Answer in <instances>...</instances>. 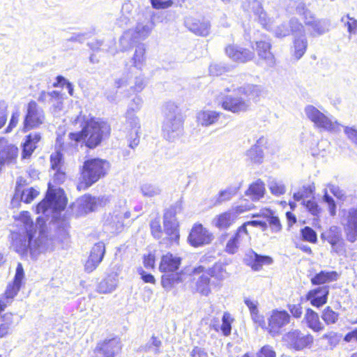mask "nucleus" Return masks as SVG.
<instances>
[{
  "instance_id": "1",
  "label": "nucleus",
  "mask_w": 357,
  "mask_h": 357,
  "mask_svg": "<svg viewBox=\"0 0 357 357\" xmlns=\"http://www.w3.org/2000/svg\"><path fill=\"white\" fill-rule=\"evenodd\" d=\"M17 225L22 227L20 233L12 234V247L20 255H26L29 251L33 257H36L40 252L46 250L48 248L49 239L46 235L45 221L43 217L37 218L36 227L38 228V236L33 241L36 230L29 213L22 211L16 218Z\"/></svg>"
},
{
  "instance_id": "2",
  "label": "nucleus",
  "mask_w": 357,
  "mask_h": 357,
  "mask_svg": "<svg viewBox=\"0 0 357 357\" xmlns=\"http://www.w3.org/2000/svg\"><path fill=\"white\" fill-rule=\"evenodd\" d=\"M73 123L82 127L80 132H70L68 135L72 146H76L79 142H84L87 147L93 149L101 142L107 138L110 134L109 125L101 120L96 119L90 114L80 112Z\"/></svg>"
},
{
  "instance_id": "3",
  "label": "nucleus",
  "mask_w": 357,
  "mask_h": 357,
  "mask_svg": "<svg viewBox=\"0 0 357 357\" xmlns=\"http://www.w3.org/2000/svg\"><path fill=\"white\" fill-rule=\"evenodd\" d=\"M234 93L225 96L220 104L225 110L238 114L249 109L250 100L258 98L261 90L257 85L247 84L235 89Z\"/></svg>"
},
{
  "instance_id": "4",
  "label": "nucleus",
  "mask_w": 357,
  "mask_h": 357,
  "mask_svg": "<svg viewBox=\"0 0 357 357\" xmlns=\"http://www.w3.org/2000/svg\"><path fill=\"white\" fill-rule=\"evenodd\" d=\"M109 162L100 158L86 160L82 166L81 176L77 185L79 190H86L108 173Z\"/></svg>"
},
{
  "instance_id": "5",
  "label": "nucleus",
  "mask_w": 357,
  "mask_h": 357,
  "mask_svg": "<svg viewBox=\"0 0 357 357\" xmlns=\"http://www.w3.org/2000/svg\"><path fill=\"white\" fill-rule=\"evenodd\" d=\"M163 112V136L169 142H174L183 133V118L181 109L177 104L170 101L165 105Z\"/></svg>"
},
{
  "instance_id": "6",
  "label": "nucleus",
  "mask_w": 357,
  "mask_h": 357,
  "mask_svg": "<svg viewBox=\"0 0 357 357\" xmlns=\"http://www.w3.org/2000/svg\"><path fill=\"white\" fill-rule=\"evenodd\" d=\"M176 209L175 207L169 208L164 214L163 227L164 230L161 229L159 220L155 219L150 223L151 231L155 238H165L170 244L178 243L179 239L178 224L176 218Z\"/></svg>"
},
{
  "instance_id": "7",
  "label": "nucleus",
  "mask_w": 357,
  "mask_h": 357,
  "mask_svg": "<svg viewBox=\"0 0 357 357\" xmlns=\"http://www.w3.org/2000/svg\"><path fill=\"white\" fill-rule=\"evenodd\" d=\"M67 204L64 192L61 189L53 190L49 183L48 190L45 198L36 206V213H42L46 217L52 215L56 218L55 213L63 211Z\"/></svg>"
},
{
  "instance_id": "8",
  "label": "nucleus",
  "mask_w": 357,
  "mask_h": 357,
  "mask_svg": "<svg viewBox=\"0 0 357 357\" xmlns=\"http://www.w3.org/2000/svg\"><path fill=\"white\" fill-rule=\"evenodd\" d=\"M304 112L307 119L314 123L316 128L334 133L340 132V124L320 112L314 106L307 105Z\"/></svg>"
},
{
  "instance_id": "9",
  "label": "nucleus",
  "mask_w": 357,
  "mask_h": 357,
  "mask_svg": "<svg viewBox=\"0 0 357 357\" xmlns=\"http://www.w3.org/2000/svg\"><path fill=\"white\" fill-rule=\"evenodd\" d=\"M260 227L263 229L266 228V223L258 220L248 221L239 227L236 232L227 241L225 251L230 255L236 253L239 246L250 239L248 227Z\"/></svg>"
},
{
  "instance_id": "10",
  "label": "nucleus",
  "mask_w": 357,
  "mask_h": 357,
  "mask_svg": "<svg viewBox=\"0 0 357 357\" xmlns=\"http://www.w3.org/2000/svg\"><path fill=\"white\" fill-rule=\"evenodd\" d=\"M45 116L43 109L32 100L26 106V112L24 119L23 131L39 128L45 123Z\"/></svg>"
},
{
  "instance_id": "11",
  "label": "nucleus",
  "mask_w": 357,
  "mask_h": 357,
  "mask_svg": "<svg viewBox=\"0 0 357 357\" xmlns=\"http://www.w3.org/2000/svg\"><path fill=\"white\" fill-rule=\"evenodd\" d=\"M252 208V204L238 206L216 215L213 218L212 224L219 229H227L236 222L240 214L250 211Z\"/></svg>"
},
{
  "instance_id": "12",
  "label": "nucleus",
  "mask_w": 357,
  "mask_h": 357,
  "mask_svg": "<svg viewBox=\"0 0 357 357\" xmlns=\"http://www.w3.org/2000/svg\"><path fill=\"white\" fill-rule=\"evenodd\" d=\"M109 202L108 196L102 195L92 197L85 195L77 201L78 214L82 215L96 210L98 207H103Z\"/></svg>"
},
{
  "instance_id": "13",
  "label": "nucleus",
  "mask_w": 357,
  "mask_h": 357,
  "mask_svg": "<svg viewBox=\"0 0 357 357\" xmlns=\"http://www.w3.org/2000/svg\"><path fill=\"white\" fill-rule=\"evenodd\" d=\"M283 340L289 347L296 351L310 347L314 342V337L312 335L304 334L298 330L289 331L284 335Z\"/></svg>"
},
{
  "instance_id": "14",
  "label": "nucleus",
  "mask_w": 357,
  "mask_h": 357,
  "mask_svg": "<svg viewBox=\"0 0 357 357\" xmlns=\"http://www.w3.org/2000/svg\"><path fill=\"white\" fill-rule=\"evenodd\" d=\"M167 15V12L153 13L151 16V20L138 22L135 30H133L135 38L138 40H145L147 38L155 26V20H158V22H162L164 20L166 19Z\"/></svg>"
},
{
  "instance_id": "15",
  "label": "nucleus",
  "mask_w": 357,
  "mask_h": 357,
  "mask_svg": "<svg viewBox=\"0 0 357 357\" xmlns=\"http://www.w3.org/2000/svg\"><path fill=\"white\" fill-rule=\"evenodd\" d=\"M139 118L134 113V107H128L126 113L125 128L129 132V146L136 147L139 142V132L140 130Z\"/></svg>"
},
{
  "instance_id": "16",
  "label": "nucleus",
  "mask_w": 357,
  "mask_h": 357,
  "mask_svg": "<svg viewBox=\"0 0 357 357\" xmlns=\"http://www.w3.org/2000/svg\"><path fill=\"white\" fill-rule=\"evenodd\" d=\"M130 213L127 207V201L126 199H119L114 206L112 212L109 213L107 217L106 222L112 225L117 229L123 225V221L129 218Z\"/></svg>"
},
{
  "instance_id": "17",
  "label": "nucleus",
  "mask_w": 357,
  "mask_h": 357,
  "mask_svg": "<svg viewBox=\"0 0 357 357\" xmlns=\"http://www.w3.org/2000/svg\"><path fill=\"white\" fill-rule=\"evenodd\" d=\"M342 225L347 240L354 243L357 240V206L346 211L342 219Z\"/></svg>"
},
{
  "instance_id": "18",
  "label": "nucleus",
  "mask_w": 357,
  "mask_h": 357,
  "mask_svg": "<svg viewBox=\"0 0 357 357\" xmlns=\"http://www.w3.org/2000/svg\"><path fill=\"white\" fill-rule=\"evenodd\" d=\"M290 321V315L285 310H273L271 312L268 318L267 330L273 336L278 335L280 329L288 324Z\"/></svg>"
},
{
  "instance_id": "19",
  "label": "nucleus",
  "mask_w": 357,
  "mask_h": 357,
  "mask_svg": "<svg viewBox=\"0 0 357 357\" xmlns=\"http://www.w3.org/2000/svg\"><path fill=\"white\" fill-rule=\"evenodd\" d=\"M213 239V234L201 224L195 225L188 236L189 243L194 247L209 244Z\"/></svg>"
},
{
  "instance_id": "20",
  "label": "nucleus",
  "mask_w": 357,
  "mask_h": 357,
  "mask_svg": "<svg viewBox=\"0 0 357 357\" xmlns=\"http://www.w3.org/2000/svg\"><path fill=\"white\" fill-rule=\"evenodd\" d=\"M243 8L248 12H253L255 15L258 17L260 24L266 29L270 30L273 21L267 17L266 13L263 10L261 3L257 0H247L243 2Z\"/></svg>"
},
{
  "instance_id": "21",
  "label": "nucleus",
  "mask_w": 357,
  "mask_h": 357,
  "mask_svg": "<svg viewBox=\"0 0 357 357\" xmlns=\"http://www.w3.org/2000/svg\"><path fill=\"white\" fill-rule=\"evenodd\" d=\"M225 51L231 60L238 63H245L255 57V53L252 51L236 45H227Z\"/></svg>"
},
{
  "instance_id": "22",
  "label": "nucleus",
  "mask_w": 357,
  "mask_h": 357,
  "mask_svg": "<svg viewBox=\"0 0 357 357\" xmlns=\"http://www.w3.org/2000/svg\"><path fill=\"white\" fill-rule=\"evenodd\" d=\"M105 252V244L102 242L96 243L91 248L90 255L84 265L87 273L93 271L102 261Z\"/></svg>"
},
{
  "instance_id": "23",
  "label": "nucleus",
  "mask_w": 357,
  "mask_h": 357,
  "mask_svg": "<svg viewBox=\"0 0 357 357\" xmlns=\"http://www.w3.org/2000/svg\"><path fill=\"white\" fill-rule=\"evenodd\" d=\"M185 26L197 36H207L210 33L211 23L204 18L188 17L185 20Z\"/></svg>"
},
{
  "instance_id": "24",
  "label": "nucleus",
  "mask_w": 357,
  "mask_h": 357,
  "mask_svg": "<svg viewBox=\"0 0 357 357\" xmlns=\"http://www.w3.org/2000/svg\"><path fill=\"white\" fill-rule=\"evenodd\" d=\"M268 149V142L264 137H260L256 143L245 152L247 160L252 163L261 164L264 161V150Z\"/></svg>"
},
{
  "instance_id": "25",
  "label": "nucleus",
  "mask_w": 357,
  "mask_h": 357,
  "mask_svg": "<svg viewBox=\"0 0 357 357\" xmlns=\"http://www.w3.org/2000/svg\"><path fill=\"white\" fill-rule=\"evenodd\" d=\"M307 26L310 27V36L313 37L321 36L330 30L331 23L326 19H317L312 14L305 19L304 22Z\"/></svg>"
},
{
  "instance_id": "26",
  "label": "nucleus",
  "mask_w": 357,
  "mask_h": 357,
  "mask_svg": "<svg viewBox=\"0 0 357 357\" xmlns=\"http://www.w3.org/2000/svg\"><path fill=\"white\" fill-rule=\"evenodd\" d=\"M17 184L15 192L11 201V204L13 206H17L20 201H22L24 203H30L39 195V191L32 187L24 188L19 184L18 181Z\"/></svg>"
},
{
  "instance_id": "27",
  "label": "nucleus",
  "mask_w": 357,
  "mask_h": 357,
  "mask_svg": "<svg viewBox=\"0 0 357 357\" xmlns=\"http://www.w3.org/2000/svg\"><path fill=\"white\" fill-rule=\"evenodd\" d=\"M121 349L118 340L112 339L99 343L95 349V357H114Z\"/></svg>"
},
{
  "instance_id": "28",
  "label": "nucleus",
  "mask_w": 357,
  "mask_h": 357,
  "mask_svg": "<svg viewBox=\"0 0 357 357\" xmlns=\"http://www.w3.org/2000/svg\"><path fill=\"white\" fill-rule=\"evenodd\" d=\"M24 269L22 264L18 263L14 281L12 284H9L5 292L6 299L7 301L13 299L20 289L22 281L24 278Z\"/></svg>"
},
{
  "instance_id": "29",
  "label": "nucleus",
  "mask_w": 357,
  "mask_h": 357,
  "mask_svg": "<svg viewBox=\"0 0 357 357\" xmlns=\"http://www.w3.org/2000/svg\"><path fill=\"white\" fill-rule=\"evenodd\" d=\"M328 292V287H319L310 290L306 295V298L313 306L320 307L326 303Z\"/></svg>"
},
{
  "instance_id": "30",
  "label": "nucleus",
  "mask_w": 357,
  "mask_h": 357,
  "mask_svg": "<svg viewBox=\"0 0 357 357\" xmlns=\"http://www.w3.org/2000/svg\"><path fill=\"white\" fill-rule=\"evenodd\" d=\"M180 264V257L167 253L162 257L159 269L163 273H173L178 269Z\"/></svg>"
},
{
  "instance_id": "31",
  "label": "nucleus",
  "mask_w": 357,
  "mask_h": 357,
  "mask_svg": "<svg viewBox=\"0 0 357 357\" xmlns=\"http://www.w3.org/2000/svg\"><path fill=\"white\" fill-rule=\"evenodd\" d=\"M41 139V135L39 132H32L26 136L24 142L22 144V158H29L36 149V144Z\"/></svg>"
},
{
  "instance_id": "32",
  "label": "nucleus",
  "mask_w": 357,
  "mask_h": 357,
  "mask_svg": "<svg viewBox=\"0 0 357 357\" xmlns=\"http://www.w3.org/2000/svg\"><path fill=\"white\" fill-rule=\"evenodd\" d=\"M221 113L209 109H203L197 112V121L202 126L208 127L218 122Z\"/></svg>"
},
{
  "instance_id": "33",
  "label": "nucleus",
  "mask_w": 357,
  "mask_h": 357,
  "mask_svg": "<svg viewBox=\"0 0 357 357\" xmlns=\"http://www.w3.org/2000/svg\"><path fill=\"white\" fill-rule=\"evenodd\" d=\"M18 149L15 145H8L0 151V165H9L15 164L18 156Z\"/></svg>"
},
{
  "instance_id": "34",
  "label": "nucleus",
  "mask_w": 357,
  "mask_h": 357,
  "mask_svg": "<svg viewBox=\"0 0 357 357\" xmlns=\"http://www.w3.org/2000/svg\"><path fill=\"white\" fill-rule=\"evenodd\" d=\"M308 43L306 35L294 37L292 54L296 59L299 60L306 52Z\"/></svg>"
},
{
  "instance_id": "35",
  "label": "nucleus",
  "mask_w": 357,
  "mask_h": 357,
  "mask_svg": "<svg viewBox=\"0 0 357 357\" xmlns=\"http://www.w3.org/2000/svg\"><path fill=\"white\" fill-rule=\"evenodd\" d=\"M146 49L144 44H139L136 46L135 52L131 58L132 66L138 70H142L146 65Z\"/></svg>"
},
{
  "instance_id": "36",
  "label": "nucleus",
  "mask_w": 357,
  "mask_h": 357,
  "mask_svg": "<svg viewBox=\"0 0 357 357\" xmlns=\"http://www.w3.org/2000/svg\"><path fill=\"white\" fill-rule=\"evenodd\" d=\"M118 282V274L116 273H112L100 282L98 291L102 294L112 293L116 289Z\"/></svg>"
},
{
  "instance_id": "37",
  "label": "nucleus",
  "mask_w": 357,
  "mask_h": 357,
  "mask_svg": "<svg viewBox=\"0 0 357 357\" xmlns=\"http://www.w3.org/2000/svg\"><path fill=\"white\" fill-rule=\"evenodd\" d=\"M256 50L259 56L266 61L269 66L275 63V58L271 52V44L266 41H259L256 43Z\"/></svg>"
},
{
  "instance_id": "38",
  "label": "nucleus",
  "mask_w": 357,
  "mask_h": 357,
  "mask_svg": "<svg viewBox=\"0 0 357 357\" xmlns=\"http://www.w3.org/2000/svg\"><path fill=\"white\" fill-rule=\"evenodd\" d=\"M265 192V184L262 181L259 179L250 185L245 192V195L252 201H258L264 197Z\"/></svg>"
},
{
  "instance_id": "39",
  "label": "nucleus",
  "mask_w": 357,
  "mask_h": 357,
  "mask_svg": "<svg viewBox=\"0 0 357 357\" xmlns=\"http://www.w3.org/2000/svg\"><path fill=\"white\" fill-rule=\"evenodd\" d=\"M305 320L307 327L314 332H320L324 328L323 324L319 320L318 314L311 309L307 310Z\"/></svg>"
},
{
  "instance_id": "40",
  "label": "nucleus",
  "mask_w": 357,
  "mask_h": 357,
  "mask_svg": "<svg viewBox=\"0 0 357 357\" xmlns=\"http://www.w3.org/2000/svg\"><path fill=\"white\" fill-rule=\"evenodd\" d=\"M185 274L183 273H167L162 276V286L167 290L171 289L175 284L184 281Z\"/></svg>"
},
{
  "instance_id": "41",
  "label": "nucleus",
  "mask_w": 357,
  "mask_h": 357,
  "mask_svg": "<svg viewBox=\"0 0 357 357\" xmlns=\"http://www.w3.org/2000/svg\"><path fill=\"white\" fill-rule=\"evenodd\" d=\"M338 278L339 274L336 271H321L311 279V282L315 285L322 284L336 281Z\"/></svg>"
},
{
  "instance_id": "42",
  "label": "nucleus",
  "mask_w": 357,
  "mask_h": 357,
  "mask_svg": "<svg viewBox=\"0 0 357 357\" xmlns=\"http://www.w3.org/2000/svg\"><path fill=\"white\" fill-rule=\"evenodd\" d=\"M195 280V291L203 296H208L211 293L210 278L208 275L202 273Z\"/></svg>"
},
{
  "instance_id": "43",
  "label": "nucleus",
  "mask_w": 357,
  "mask_h": 357,
  "mask_svg": "<svg viewBox=\"0 0 357 357\" xmlns=\"http://www.w3.org/2000/svg\"><path fill=\"white\" fill-rule=\"evenodd\" d=\"M137 40L138 39L135 38L133 30H128L125 31L119 40L121 51L124 52L130 49Z\"/></svg>"
},
{
  "instance_id": "44",
  "label": "nucleus",
  "mask_w": 357,
  "mask_h": 357,
  "mask_svg": "<svg viewBox=\"0 0 357 357\" xmlns=\"http://www.w3.org/2000/svg\"><path fill=\"white\" fill-rule=\"evenodd\" d=\"M253 259L251 267L254 271H259L264 265H270L273 263V259L268 256L259 255L255 252L252 253ZM252 257V256H251Z\"/></svg>"
},
{
  "instance_id": "45",
  "label": "nucleus",
  "mask_w": 357,
  "mask_h": 357,
  "mask_svg": "<svg viewBox=\"0 0 357 357\" xmlns=\"http://www.w3.org/2000/svg\"><path fill=\"white\" fill-rule=\"evenodd\" d=\"M140 192L144 197H153L160 195L161 189L155 184L144 183L140 185Z\"/></svg>"
},
{
  "instance_id": "46",
  "label": "nucleus",
  "mask_w": 357,
  "mask_h": 357,
  "mask_svg": "<svg viewBox=\"0 0 357 357\" xmlns=\"http://www.w3.org/2000/svg\"><path fill=\"white\" fill-rule=\"evenodd\" d=\"M290 34L294 37L306 35L303 24L296 17H291L289 21Z\"/></svg>"
},
{
  "instance_id": "47",
  "label": "nucleus",
  "mask_w": 357,
  "mask_h": 357,
  "mask_svg": "<svg viewBox=\"0 0 357 357\" xmlns=\"http://www.w3.org/2000/svg\"><path fill=\"white\" fill-rule=\"evenodd\" d=\"M234 321V319L230 313L227 312H224L220 330L225 336H229L231 334V324Z\"/></svg>"
},
{
  "instance_id": "48",
  "label": "nucleus",
  "mask_w": 357,
  "mask_h": 357,
  "mask_svg": "<svg viewBox=\"0 0 357 357\" xmlns=\"http://www.w3.org/2000/svg\"><path fill=\"white\" fill-rule=\"evenodd\" d=\"M162 342L158 337L152 336L149 341L142 347V349L145 351H152L154 354L158 355L160 353V348Z\"/></svg>"
},
{
  "instance_id": "49",
  "label": "nucleus",
  "mask_w": 357,
  "mask_h": 357,
  "mask_svg": "<svg viewBox=\"0 0 357 357\" xmlns=\"http://www.w3.org/2000/svg\"><path fill=\"white\" fill-rule=\"evenodd\" d=\"M321 318L327 325L335 324L339 318V314L330 307H326L322 312Z\"/></svg>"
},
{
  "instance_id": "50",
  "label": "nucleus",
  "mask_w": 357,
  "mask_h": 357,
  "mask_svg": "<svg viewBox=\"0 0 357 357\" xmlns=\"http://www.w3.org/2000/svg\"><path fill=\"white\" fill-rule=\"evenodd\" d=\"M268 186L271 194L275 196L278 197L284 195L286 192V186L281 181H278L276 180L271 181L268 183Z\"/></svg>"
},
{
  "instance_id": "51",
  "label": "nucleus",
  "mask_w": 357,
  "mask_h": 357,
  "mask_svg": "<svg viewBox=\"0 0 357 357\" xmlns=\"http://www.w3.org/2000/svg\"><path fill=\"white\" fill-rule=\"evenodd\" d=\"M291 3V7L295 9L296 13L303 16L304 22H305L307 17L312 15V13L306 8L304 3L301 1H293Z\"/></svg>"
},
{
  "instance_id": "52",
  "label": "nucleus",
  "mask_w": 357,
  "mask_h": 357,
  "mask_svg": "<svg viewBox=\"0 0 357 357\" xmlns=\"http://www.w3.org/2000/svg\"><path fill=\"white\" fill-rule=\"evenodd\" d=\"M327 241L331 244L342 240V233L340 229L337 226H333L327 233Z\"/></svg>"
},
{
  "instance_id": "53",
  "label": "nucleus",
  "mask_w": 357,
  "mask_h": 357,
  "mask_svg": "<svg viewBox=\"0 0 357 357\" xmlns=\"http://www.w3.org/2000/svg\"><path fill=\"white\" fill-rule=\"evenodd\" d=\"M302 204L303 206H305L306 209L308 211V212L314 215V216H319V215L321 212V208L319 207L318 204L313 200H307V201H303Z\"/></svg>"
},
{
  "instance_id": "54",
  "label": "nucleus",
  "mask_w": 357,
  "mask_h": 357,
  "mask_svg": "<svg viewBox=\"0 0 357 357\" xmlns=\"http://www.w3.org/2000/svg\"><path fill=\"white\" fill-rule=\"evenodd\" d=\"M323 201L328 204V209L331 216L336 215V204L328 193L327 189L324 190Z\"/></svg>"
},
{
  "instance_id": "55",
  "label": "nucleus",
  "mask_w": 357,
  "mask_h": 357,
  "mask_svg": "<svg viewBox=\"0 0 357 357\" xmlns=\"http://www.w3.org/2000/svg\"><path fill=\"white\" fill-rule=\"evenodd\" d=\"M341 22L347 26V30L350 33H355L357 31V20L350 17L349 15L343 16Z\"/></svg>"
},
{
  "instance_id": "56",
  "label": "nucleus",
  "mask_w": 357,
  "mask_h": 357,
  "mask_svg": "<svg viewBox=\"0 0 357 357\" xmlns=\"http://www.w3.org/2000/svg\"><path fill=\"white\" fill-rule=\"evenodd\" d=\"M273 32L275 37L277 38H284L290 35L289 31V23H282L278 26H277L273 30Z\"/></svg>"
},
{
  "instance_id": "57",
  "label": "nucleus",
  "mask_w": 357,
  "mask_h": 357,
  "mask_svg": "<svg viewBox=\"0 0 357 357\" xmlns=\"http://www.w3.org/2000/svg\"><path fill=\"white\" fill-rule=\"evenodd\" d=\"M59 96V92L52 91L51 92L41 91L38 98V100L41 102H51L52 100Z\"/></svg>"
},
{
  "instance_id": "58",
  "label": "nucleus",
  "mask_w": 357,
  "mask_h": 357,
  "mask_svg": "<svg viewBox=\"0 0 357 357\" xmlns=\"http://www.w3.org/2000/svg\"><path fill=\"white\" fill-rule=\"evenodd\" d=\"M151 6L155 9H167L172 6L173 0H150Z\"/></svg>"
},
{
  "instance_id": "59",
  "label": "nucleus",
  "mask_w": 357,
  "mask_h": 357,
  "mask_svg": "<svg viewBox=\"0 0 357 357\" xmlns=\"http://www.w3.org/2000/svg\"><path fill=\"white\" fill-rule=\"evenodd\" d=\"M301 234L305 241L315 243L317 240L316 232L309 227H305L301 230Z\"/></svg>"
},
{
  "instance_id": "60",
  "label": "nucleus",
  "mask_w": 357,
  "mask_h": 357,
  "mask_svg": "<svg viewBox=\"0 0 357 357\" xmlns=\"http://www.w3.org/2000/svg\"><path fill=\"white\" fill-rule=\"evenodd\" d=\"M50 162L52 168L54 169H61L62 154L60 151H56L52 153L50 156Z\"/></svg>"
},
{
  "instance_id": "61",
  "label": "nucleus",
  "mask_w": 357,
  "mask_h": 357,
  "mask_svg": "<svg viewBox=\"0 0 357 357\" xmlns=\"http://www.w3.org/2000/svg\"><path fill=\"white\" fill-rule=\"evenodd\" d=\"M146 86V81L144 75L139 74L138 76H135L134 85L132 86L135 92L142 91Z\"/></svg>"
},
{
  "instance_id": "62",
  "label": "nucleus",
  "mask_w": 357,
  "mask_h": 357,
  "mask_svg": "<svg viewBox=\"0 0 357 357\" xmlns=\"http://www.w3.org/2000/svg\"><path fill=\"white\" fill-rule=\"evenodd\" d=\"M344 132L347 137L357 145V130L354 126H344Z\"/></svg>"
},
{
  "instance_id": "63",
  "label": "nucleus",
  "mask_w": 357,
  "mask_h": 357,
  "mask_svg": "<svg viewBox=\"0 0 357 357\" xmlns=\"http://www.w3.org/2000/svg\"><path fill=\"white\" fill-rule=\"evenodd\" d=\"M236 190L233 188H228L222 190L219 193L218 201L219 202L228 201L236 194Z\"/></svg>"
},
{
  "instance_id": "64",
  "label": "nucleus",
  "mask_w": 357,
  "mask_h": 357,
  "mask_svg": "<svg viewBox=\"0 0 357 357\" xmlns=\"http://www.w3.org/2000/svg\"><path fill=\"white\" fill-rule=\"evenodd\" d=\"M276 357V353L270 345H265L261 348L259 353H257V357Z\"/></svg>"
}]
</instances>
